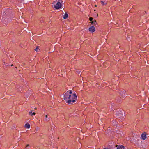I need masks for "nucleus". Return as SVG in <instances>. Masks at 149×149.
<instances>
[{"label": "nucleus", "mask_w": 149, "mask_h": 149, "mask_svg": "<svg viewBox=\"0 0 149 149\" xmlns=\"http://www.w3.org/2000/svg\"><path fill=\"white\" fill-rule=\"evenodd\" d=\"M64 97V99L66 102L68 104H73L77 100V96L75 93H74L72 95L69 97Z\"/></svg>", "instance_id": "1"}, {"label": "nucleus", "mask_w": 149, "mask_h": 149, "mask_svg": "<svg viewBox=\"0 0 149 149\" xmlns=\"http://www.w3.org/2000/svg\"><path fill=\"white\" fill-rule=\"evenodd\" d=\"M72 91L69 90L68 91L66 92L65 94L64 97H67L68 98V97H70V95H72Z\"/></svg>", "instance_id": "2"}, {"label": "nucleus", "mask_w": 149, "mask_h": 149, "mask_svg": "<svg viewBox=\"0 0 149 149\" xmlns=\"http://www.w3.org/2000/svg\"><path fill=\"white\" fill-rule=\"evenodd\" d=\"M62 4H61L60 2H58L56 5H54V7L57 9H59L61 7Z\"/></svg>", "instance_id": "3"}, {"label": "nucleus", "mask_w": 149, "mask_h": 149, "mask_svg": "<svg viewBox=\"0 0 149 149\" xmlns=\"http://www.w3.org/2000/svg\"><path fill=\"white\" fill-rule=\"evenodd\" d=\"M146 133L144 132L141 135V137L143 140H145L146 139Z\"/></svg>", "instance_id": "4"}, {"label": "nucleus", "mask_w": 149, "mask_h": 149, "mask_svg": "<svg viewBox=\"0 0 149 149\" xmlns=\"http://www.w3.org/2000/svg\"><path fill=\"white\" fill-rule=\"evenodd\" d=\"M95 27L94 26H92L88 29L89 31L93 33L95 31Z\"/></svg>", "instance_id": "5"}, {"label": "nucleus", "mask_w": 149, "mask_h": 149, "mask_svg": "<svg viewBox=\"0 0 149 149\" xmlns=\"http://www.w3.org/2000/svg\"><path fill=\"white\" fill-rule=\"evenodd\" d=\"M120 95L121 97L124 98L125 96V92L124 91H122L120 92Z\"/></svg>", "instance_id": "6"}, {"label": "nucleus", "mask_w": 149, "mask_h": 149, "mask_svg": "<svg viewBox=\"0 0 149 149\" xmlns=\"http://www.w3.org/2000/svg\"><path fill=\"white\" fill-rule=\"evenodd\" d=\"M25 127L27 128H29L30 127V125L29 123H27L25 124Z\"/></svg>", "instance_id": "7"}, {"label": "nucleus", "mask_w": 149, "mask_h": 149, "mask_svg": "<svg viewBox=\"0 0 149 149\" xmlns=\"http://www.w3.org/2000/svg\"><path fill=\"white\" fill-rule=\"evenodd\" d=\"M117 149H124V146L123 145L119 146L118 147Z\"/></svg>", "instance_id": "8"}, {"label": "nucleus", "mask_w": 149, "mask_h": 149, "mask_svg": "<svg viewBox=\"0 0 149 149\" xmlns=\"http://www.w3.org/2000/svg\"><path fill=\"white\" fill-rule=\"evenodd\" d=\"M68 14L65 13L64 15L63 16V18L64 19H66L68 17Z\"/></svg>", "instance_id": "9"}, {"label": "nucleus", "mask_w": 149, "mask_h": 149, "mask_svg": "<svg viewBox=\"0 0 149 149\" xmlns=\"http://www.w3.org/2000/svg\"><path fill=\"white\" fill-rule=\"evenodd\" d=\"M96 21L95 20L94 21H93L91 22V23L92 24H93L94 26H95L96 25Z\"/></svg>", "instance_id": "10"}, {"label": "nucleus", "mask_w": 149, "mask_h": 149, "mask_svg": "<svg viewBox=\"0 0 149 149\" xmlns=\"http://www.w3.org/2000/svg\"><path fill=\"white\" fill-rule=\"evenodd\" d=\"M29 144H27L26 145V147L24 149H29Z\"/></svg>", "instance_id": "11"}, {"label": "nucleus", "mask_w": 149, "mask_h": 149, "mask_svg": "<svg viewBox=\"0 0 149 149\" xmlns=\"http://www.w3.org/2000/svg\"><path fill=\"white\" fill-rule=\"evenodd\" d=\"M100 2L102 5H104L107 4V3H106L105 1H101Z\"/></svg>", "instance_id": "12"}, {"label": "nucleus", "mask_w": 149, "mask_h": 149, "mask_svg": "<svg viewBox=\"0 0 149 149\" xmlns=\"http://www.w3.org/2000/svg\"><path fill=\"white\" fill-rule=\"evenodd\" d=\"M93 18L92 17H90L89 18V20L91 22H92V21H93Z\"/></svg>", "instance_id": "13"}, {"label": "nucleus", "mask_w": 149, "mask_h": 149, "mask_svg": "<svg viewBox=\"0 0 149 149\" xmlns=\"http://www.w3.org/2000/svg\"><path fill=\"white\" fill-rule=\"evenodd\" d=\"M29 114L30 115L32 116L33 115V113L32 111L29 112Z\"/></svg>", "instance_id": "14"}, {"label": "nucleus", "mask_w": 149, "mask_h": 149, "mask_svg": "<svg viewBox=\"0 0 149 149\" xmlns=\"http://www.w3.org/2000/svg\"><path fill=\"white\" fill-rule=\"evenodd\" d=\"M38 47H39L37 46L36 47V49H35V50L36 51H37V49H38Z\"/></svg>", "instance_id": "15"}, {"label": "nucleus", "mask_w": 149, "mask_h": 149, "mask_svg": "<svg viewBox=\"0 0 149 149\" xmlns=\"http://www.w3.org/2000/svg\"><path fill=\"white\" fill-rule=\"evenodd\" d=\"M36 114L35 113V112H33V115H35Z\"/></svg>", "instance_id": "16"}, {"label": "nucleus", "mask_w": 149, "mask_h": 149, "mask_svg": "<svg viewBox=\"0 0 149 149\" xmlns=\"http://www.w3.org/2000/svg\"><path fill=\"white\" fill-rule=\"evenodd\" d=\"M45 117H46V118H47V115H46V116H45Z\"/></svg>", "instance_id": "17"}, {"label": "nucleus", "mask_w": 149, "mask_h": 149, "mask_svg": "<svg viewBox=\"0 0 149 149\" xmlns=\"http://www.w3.org/2000/svg\"><path fill=\"white\" fill-rule=\"evenodd\" d=\"M103 149H109V148H104Z\"/></svg>", "instance_id": "18"}, {"label": "nucleus", "mask_w": 149, "mask_h": 149, "mask_svg": "<svg viewBox=\"0 0 149 149\" xmlns=\"http://www.w3.org/2000/svg\"><path fill=\"white\" fill-rule=\"evenodd\" d=\"M95 7H96V6H97V5H95Z\"/></svg>", "instance_id": "19"}, {"label": "nucleus", "mask_w": 149, "mask_h": 149, "mask_svg": "<svg viewBox=\"0 0 149 149\" xmlns=\"http://www.w3.org/2000/svg\"><path fill=\"white\" fill-rule=\"evenodd\" d=\"M48 120L47 119H46V120Z\"/></svg>", "instance_id": "20"}, {"label": "nucleus", "mask_w": 149, "mask_h": 149, "mask_svg": "<svg viewBox=\"0 0 149 149\" xmlns=\"http://www.w3.org/2000/svg\"><path fill=\"white\" fill-rule=\"evenodd\" d=\"M13 66V65H11V66Z\"/></svg>", "instance_id": "21"}]
</instances>
